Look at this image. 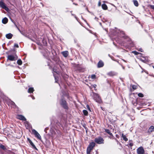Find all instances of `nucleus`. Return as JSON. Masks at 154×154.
I'll use <instances>...</instances> for the list:
<instances>
[{
  "mask_svg": "<svg viewBox=\"0 0 154 154\" xmlns=\"http://www.w3.org/2000/svg\"><path fill=\"white\" fill-rule=\"evenodd\" d=\"M60 106L65 110H68L69 107L68 104L64 98H62L60 100Z\"/></svg>",
  "mask_w": 154,
  "mask_h": 154,
  "instance_id": "1",
  "label": "nucleus"
},
{
  "mask_svg": "<svg viewBox=\"0 0 154 154\" xmlns=\"http://www.w3.org/2000/svg\"><path fill=\"white\" fill-rule=\"evenodd\" d=\"M93 94L91 95L94 100L98 103L102 102V100L99 95L97 93L93 92Z\"/></svg>",
  "mask_w": 154,
  "mask_h": 154,
  "instance_id": "2",
  "label": "nucleus"
},
{
  "mask_svg": "<svg viewBox=\"0 0 154 154\" xmlns=\"http://www.w3.org/2000/svg\"><path fill=\"white\" fill-rule=\"evenodd\" d=\"M94 140L96 143L98 144L104 143V140L101 137H99L95 138Z\"/></svg>",
  "mask_w": 154,
  "mask_h": 154,
  "instance_id": "3",
  "label": "nucleus"
},
{
  "mask_svg": "<svg viewBox=\"0 0 154 154\" xmlns=\"http://www.w3.org/2000/svg\"><path fill=\"white\" fill-rule=\"evenodd\" d=\"M54 122L55 125L58 128H60L61 127H63V125L62 123L60 120H55Z\"/></svg>",
  "mask_w": 154,
  "mask_h": 154,
  "instance_id": "4",
  "label": "nucleus"
},
{
  "mask_svg": "<svg viewBox=\"0 0 154 154\" xmlns=\"http://www.w3.org/2000/svg\"><path fill=\"white\" fill-rule=\"evenodd\" d=\"M32 134L35 135V136L38 139L41 140V137L38 132L34 129H32Z\"/></svg>",
  "mask_w": 154,
  "mask_h": 154,
  "instance_id": "5",
  "label": "nucleus"
},
{
  "mask_svg": "<svg viewBox=\"0 0 154 154\" xmlns=\"http://www.w3.org/2000/svg\"><path fill=\"white\" fill-rule=\"evenodd\" d=\"M120 32L121 36L122 38H123L124 39H127V41H129L130 40V38L128 36H127L125 35V32L123 31L120 30Z\"/></svg>",
  "mask_w": 154,
  "mask_h": 154,
  "instance_id": "6",
  "label": "nucleus"
},
{
  "mask_svg": "<svg viewBox=\"0 0 154 154\" xmlns=\"http://www.w3.org/2000/svg\"><path fill=\"white\" fill-rule=\"evenodd\" d=\"M52 54L53 55L52 60L55 61L57 64L60 63V60L59 58L57 55H55L53 54V51L52 52Z\"/></svg>",
  "mask_w": 154,
  "mask_h": 154,
  "instance_id": "7",
  "label": "nucleus"
},
{
  "mask_svg": "<svg viewBox=\"0 0 154 154\" xmlns=\"http://www.w3.org/2000/svg\"><path fill=\"white\" fill-rule=\"evenodd\" d=\"M137 152L138 154H144V150L142 147H140L137 149Z\"/></svg>",
  "mask_w": 154,
  "mask_h": 154,
  "instance_id": "8",
  "label": "nucleus"
},
{
  "mask_svg": "<svg viewBox=\"0 0 154 154\" xmlns=\"http://www.w3.org/2000/svg\"><path fill=\"white\" fill-rule=\"evenodd\" d=\"M0 6L2 8L4 9L6 11H8L9 9L6 5L5 4L2 2L0 1Z\"/></svg>",
  "mask_w": 154,
  "mask_h": 154,
  "instance_id": "9",
  "label": "nucleus"
},
{
  "mask_svg": "<svg viewBox=\"0 0 154 154\" xmlns=\"http://www.w3.org/2000/svg\"><path fill=\"white\" fill-rule=\"evenodd\" d=\"M95 142H91L89 143L87 148L92 150L95 146Z\"/></svg>",
  "mask_w": 154,
  "mask_h": 154,
  "instance_id": "10",
  "label": "nucleus"
},
{
  "mask_svg": "<svg viewBox=\"0 0 154 154\" xmlns=\"http://www.w3.org/2000/svg\"><path fill=\"white\" fill-rule=\"evenodd\" d=\"M104 65V63L102 60H100L98 62L97 64V67L100 68L103 67Z\"/></svg>",
  "mask_w": 154,
  "mask_h": 154,
  "instance_id": "11",
  "label": "nucleus"
},
{
  "mask_svg": "<svg viewBox=\"0 0 154 154\" xmlns=\"http://www.w3.org/2000/svg\"><path fill=\"white\" fill-rule=\"evenodd\" d=\"M17 118L20 120L22 121H26V119L23 116L21 115H17Z\"/></svg>",
  "mask_w": 154,
  "mask_h": 154,
  "instance_id": "12",
  "label": "nucleus"
},
{
  "mask_svg": "<svg viewBox=\"0 0 154 154\" xmlns=\"http://www.w3.org/2000/svg\"><path fill=\"white\" fill-rule=\"evenodd\" d=\"M15 57L11 55H9L8 57V59L7 60L8 61V60H9L10 61H14V60H15Z\"/></svg>",
  "mask_w": 154,
  "mask_h": 154,
  "instance_id": "13",
  "label": "nucleus"
},
{
  "mask_svg": "<svg viewBox=\"0 0 154 154\" xmlns=\"http://www.w3.org/2000/svg\"><path fill=\"white\" fill-rule=\"evenodd\" d=\"M154 131V127L153 126H151L148 129L147 131V133H150Z\"/></svg>",
  "mask_w": 154,
  "mask_h": 154,
  "instance_id": "14",
  "label": "nucleus"
},
{
  "mask_svg": "<svg viewBox=\"0 0 154 154\" xmlns=\"http://www.w3.org/2000/svg\"><path fill=\"white\" fill-rule=\"evenodd\" d=\"M62 54L65 57H66L68 55L69 52L67 51H65L62 52Z\"/></svg>",
  "mask_w": 154,
  "mask_h": 154,
  "instance_id": "15",
  "label": "nucleus"
},
{
  "mask_svg": "<svg viewBox=\"0 0 154 154\" xmlns=\"http://www.w3.org/2000/svg\"><path fill=\"white\" fill-rule=\"evenodd\" d=\"M29 143L33 149L36 150H38V149L31 140H29Z\"/></svg>",
  "mask_w": 154,
  "mask_h": 154,
  "instance_id": "16",
  "label": "nucleus"
},
{
  "mask_svg": "<svg viewBox=\"0 0 154 154\" xmlns=\"http://www.w3.org/2000/svg\"><path fill=\"white\" fill-rule=\"evenodd\" d=\"M13 36V35L12 34L9 33L6 35L5 37L7 38L8 39H10L12 38Z\"/></svg>",
  "mask_w": 154,
  "mask_h": 154,
  "instance_id": "17",
  "label": "nucleus"
},
{
  "mask_svg": "<svg viewBox=\"0 0 154 154\" xmlns=\"http://www.w3.org/2000/svg\"><path fill=\"white\" fill-rule=\"evenodd\" d=\"M57 64L59 65L61 69L63 71L64 69V66L63 64L62 63V61L60 60V63H57Z\"/></svg>",
  "mask_w": 154,
  "mask_h": 154,
  "instance_id": "18",
  "label": "nucleus"
},
{
  "mask_svg": "<svg viewBox=\"0 0 154 154\" xmlns=\"http://www.w3.org/2000/svg\"><path fill=\"white\" fill-rule=\"evenodd\" d=\"M107 75L110 76H113L116 75V73L114 72L111 71L107 73Z\"/></svg>",
  "mask_w": 154,
  "mask_h": 154,
  "instance_id": "19",
  "label": "nucleus"
},
{
  "mask_svg": "<svg viewBox=\"0 0 154 154\" xmlns=\"http://www.w3.org/2000/svg\"><path fill=\"white\" fill-rule=\"evenodd\" d=\"M8 20L7 17H5L2 20V22L3 23L5 24L8 22Z\"/></svg>",
  "mask_w": 154,
  "mask_h": 154,
  "instance_id": "20",
  "label": "nucleus"
},
{
  "mask_svg": "<svg viewBox=\"0 0 154 154\" xmlns=\"http://www.w3.org/2000/svg\"><path fill=\"white\" fill-rule=\"evenodd\" d=\"M34 90L33 88L30 87L28 89V92L30 93H32L34 91Z\"/></svg>",
  "mask_w": 154,
  "mask_h": 154,
  "instance_id": "21",
  "label": "nucleus"
},
{
  "mask_svg": "<svg viewBox=\"0 0 154 154\" xmlns=\"http://www.w3.org/2000/svg\"><path fill=\"white\" fill-rule=\"evenodd\" d=\"M105 132L107 133L108 134L111 136H113L112 134L110 132L109 130L108 129H105Z\"/></svg>",
  "mask_w": 154,
  "mask_h": 154,
  "instance_id": "22",
  "label": "nucleus"
},
{
  "mask_svg": "<svg viewBox=\"0 0 154 154\" xmlns=\"http://www.w3.org/2000/svg\"><path fill=\"white\" fill-rule=\"evenodd\" d=\"M102 8L104 10H106L108 8L107 6L105 4H103L102 5Z\"/></svg>",
  "mask_w": 154,
  "mask_h": 154,
  "instance_id": "23",
  "label": "nucleus"
},
{
  "mask_svg": "<svg viewBox=\"0 0 154 154\" xmlns=\"http://www.w3.org/2000/svg\"><path fill=\"white\" fill-rule=\"evenodd\" d=\"M122 137L124 140L126 141L128 140V139L126 137V136L124 135L123 134H122Z\"/></svg>",
  "mask_w": 154,
  "mask_h": 154,
  "instance_id": "24",
  "label": "nucleus"
},
{
  "mask_svg": "<svg viewBox=\"0 0 154 154\" xmlns=\"http://www.w3.org/2000/svg\"><path fill=\"white\" fill-rule=\"evenodd\" d=\"M133 2L134 3V5L136 6L137 7L138 6V3L137 1L136 0H133Z\"/></svg>",
  "mask_w": 154,
  "mask_h": 154,
  "instance_id": "25",
  "label": "nucleus"
},
{
  "mask_svg": "<svg viewBox=\"0 0 154 154\" xmlns=\"http://www.w3.org/2000/svg\"><path fill=\"white\" fill-rule=\"evenodd\" d=\"M83 112L84 115L85 116H87L88 115V112L86 110H83Z\"/></svg>",
  "mask_w": 154,
  "mask_h": 154,
  "instance_id": "26",
  "label": "nucleus"
},
{
  "mask_svg": "<svg viewBox=\"0 0 154 154\" xmlns=\"http://www.w3.org/2000/svg\"><path fill=\"white\" fill-rule=\"evenodd\" d=\"M17 63L19 65H21L22 64V62L20 59H19L17 60Z\"/></svg>",
  "mask_w": 154,
  "mask_h": 154,
  "instance_id": "27",
  "label": "nucleus"
},
{
  "mask_svg": "<svg viewBox=\"0 0 154 154\" xmlns=\"http://www.w3.org/2000/svg\"><path fill=\"white\" fill-rule=\"evenodd\" d=\"M0 148L4 150H5L6 149V148L2 144H1L0 145Z\"/></svg>",
  "mask_w": 154,
  "mask_h": 154,
  "instance_id": "28",
  "label": "nucleus"
},
{
  "mask_svg": "<svg viewBox=\"0 0 154 154\" xmlns=\"http://www.w3.org/2000/svg\"><path fill=\"white\" fill-rule=\"evenodd\" d=\"M132 53L134 54L135 55H137L139 54H142L141 53H140L136 51H132Z\"/></svg>",
  "mask_w": 154,
  "mask_h": 154,
  "instance_id": "29",
  "label": "nucleus"
},
{
  "mask_svg": "<svg viewBox=\"0 0 154 154\" xmlns=\"http://www.w3.org/2000/svg\"><path fill=\"white\" fill-rule=\"evenodd\" d=\"M10 104L13 107H16L17 106L15 103L13 101H11Z\"/></svg>",
  "mask_w": 154,
  "mask_h": 154,
  "instance_id": "30",
  "label": "nucleus"
},
{
  "mask_svg": "<svg viewBox=\"0 0 154 154\" xmlns=\"http://www.w3.org/2000/svg\"><path fill=\"white\" fill-rule=\"evenodd\" d=\"M138 96L140 97H143L144 96V95L143 94H142V93H139L138 94Z\"/></svg>",
  "mask_w": 154,
  "mask_h": 154,
  "instance_id": "31",
  "label": "nucleus"
},
{
  "mask_svg": "<svg viewBox=\"0 0 154 154\" xmlns=\"http://www.w3.org/2000/svg\"><path fill=\"white\" fill-rule=\"evenodd\" d=\"M91 77L92 79H94L96 78V76L95 75L93 74L91 75Z\"/></svg>",
  "mask_w": 154,
  "mask_h": 154,
  "instance_id": "32",
  "label": "nucleus"
},
{
  "mask_svg": "<svg viewBox=\"0 0 154 154\" xmlns=\"http://www.w3.org/2000/svg\"><path fill=\"white\" fill-rule=\"evenodd\" d=\"M91 150L90 149L87 148V154H90Z\"/></svg>",
  "mask_w": 154,
  "mask_h": 154,
  "instance_id": "33",
  "label": "nucleus"
},
{
  "mask_svg": "<svg viewBox=\"0 0 154 154\" xmlns=\"http://www.w3.org/2000/svg\"><path fill=\"white\" fill-rule=\"evenodd\" d=\"M86 107H87V109L89 111H90V112H91V109L89 106L88 105H87V106H86Z\"/></svg>",
  "mask_w": 154,
  "mask_h": 154,
  "instance_id": "34",
  "label": "nucleus"
},
{
  "mask_svg": "<svg viewBox=\"0 0 154 154\" xmlns=\"http://www.w3.org/2000/svg\"><path fill=\"white\" fill-rule=\"evenodd\" d=\"M149 7L152 9L154 10V5H149Z\"/></svg>",
  "mask_w": 154,
  "mask_h": 154,
  "instance_id": "35",
  "label": "nucleus"
},
{
  "mask_svg": "<svg viewBox=\"0 0 154 154\" xmlns=\"http://www.w3.org/2000/svg\"><path fill=\"white\" fill-rule=\"evenodd\" d=\"M132 88L134 90H135L137 88V86L135 85H134L132 86Z\"/></svg>",
  "mask_w": 154,
  "mask_h": 154,
  "instance_id": "36",
  "label": "nucleus"
},
{
  "mask_svg": "<svg viewBox=\"0 0 154 154\" xmlns=\"http://www.w3.org/2000/svg\"><path fill=\"white\" fill-rule=\"evenodd\" d=\"M133 145V144L132 143H128V144L127 145V146H128L130 147H132Z\"/></svg>",
  "mask_w": 154,
  "mask_h": 154,
  "instance_id": "37",
  "label": "nucleus"
},
{
  "mask_svg": "<svg viewBox=\"0 0 154 154\" xmlns=\"http://www.w3.org/2000/svg\"><path fill=\"white\" fill-rule=\"evenodd\" d=\"M14 47H16L17 48H19V46L17 44H15L14 45Z\"/></svg>",
  "mask_w": 154,
  "mask_h": 154,
  "instance_id": "38",
  "label": "nucleus"
},
{
  "mask_svg": "<svg viewBox=\"0 0 154 154\" xmlns=\"http://www.w3.org/2000/svg\"><path fill=\"white\" fill-rule=\"evenodd\" d=\"M53 51V54H54L55 55H57V53H56V51L54 50L52 51V53Z\"/></svg>",
  "mask_w": 154,
  "mask_h": 154,
  "instance_id": "39",
  "label": "nucleus"
},
{
  "mask_svg": "<svg viewBox=\"0 0 154 154\" xmlns=\"http://www.w3.org/2000/svg\"><path fill=\"white\" fill-rule=\"evenodd\" d=\"M26 124L27 125L28 127H29V125H30V124L29 123V122L27 121L26 122Z\"/></svg>",
  "mask_w": 154,
  "mask_h": 154,
  "instance_id": "40",
  "label": "nucleus"
},
{
  "mask_svg": "<svg viewBox=\"0 0 154 154\" xmlns=\"http://www.w3.org/2000/svg\"><path fill=\"white\" fill-rule=\"evenodd\" d=\"M54 78H55V82L56 83H57V81H58V80L57 79V77L54 76Z\"/></svg>",
  "mask_w": 154,
  "mask_h": 154,
  "instance_id": "41",
  "label": "nucleus"
},
{
  "mask_svg": "<svg viewBox=\"0 0 154 154\" xmlns=\"http://www.w3.org/2000/svg\"><path fill=\"white\" fill-rule=\"evenodd\" d=\"M137 50L141 52H143V50L141 48H140L139 49H137Z\"/></svg>",
  "mask_w": 154,
  "mask_h": 154,
  "instance_id": "42",
  "label": "nucleus"
},
{
  "mask_svg": "<svg viewBox=\"0 0 154 154\" xmlns=\"http://www.w3.org/2000/svg\"><path fill=\"white\" fill-rule=\"evenodd\" d=\"M48 127H47L46 128H45V130H44V131L46 133L47 132H46V131L47 130H48Z\"/></svg>",
  "mask_w": 154,
  "mask_h": 154,
  "instance_id": "43",
  "label": "nucleus"
},
{
  "mask_svg": "<svg viewBox=\"0 0 154 154\" xmlns=\"http://www.w3.org/2000/svg\"><path fill=\"white\" fill-rule=\"evenodd\" d=\"M15 24V25L16 27L17 28V29L19 31H20V29L15 24Z\"/></svg>",
  "mask_w": 154,
  "mask_h": 154,
  "instance_id": "44",
  "label": "nucleus"
},
{
  "mask_svg": "<svg viewBox=\"0 0 154 154\" xmlns=\"http://www.w3.org/2000/svg\"><path fill=\"white\" fill-rule=\"evenodd\" d=\"M83 127L85 128V129H87V128L86 127V125L85 124H84L83 125Z\"/></svg>",
  "mask_w": 154,
  "mask_h": 154,
  "instance_id": "45",
  "label": "nucleus"
},
{
  "mask_svg": "<svg viewBox=\"0 0 154 154\" xmlns=\"http://www.w3.org/2000/svg\"><path fill=\"white\" fill-rule=\"evenodd\" d=\"M72 16H74V17H75V18L77 20V17L74 14H72Z\"/></svg>",
  "mask_w": 154,
  "mask_h": 154,
  "instance_id": "46",
  "label": "nucleus"
},
{
  "mask_svg": "<svg viewBox=\"0 0 154 154\" xmlns=\"http://www.w3.org/2000/svg\"><path fill=\"white\" fill-rule=\"evenodd\" d=\"M101 5V3L100 2V1H99L98 3V6H100Z\"/></svg>",
  "mask_w": 154,
  "mask_h": 154,
  "instance_id": "47",
  "label": "nucleus"
},
{
  "mask_svg": "<svg viewBox=\"0 0 154 154\" xmlns=\"http://www.w3.org/2000/svg\"><path fill=\"white\" fill-rule=\"evenodd\" d=\"M145 59L144 60H143V59H140V60L141 61H142L143 62H145Z\"/></svg>",
  "mask_w": 154,
  "mask_h": 154,
  "instance_id": "48",
  "label": "nucleus"
},
{
  "mask_svg": "<svg viewBox=\"0 0 154 154\" xmlns=\"http://www.w3.org/2000/svg\"><path fill=\"white\" fill-rule=\"evenodd\" d=\"M93 87L95 88L97 86V85H93Z\"/></svg>",
  "mask_w": 154,
  "mask_h": 154,
  "instance_id": "49",
  "label": "nucleus"
},
{
  "mask_svg": "<svg viewBox=\"0 0 154 154\" xmlns=\"http://www.w3.org/2000/svg\"><path fill=\"white\" fill-rule=\"evenodd\" d=\"M32 99L33 100H34L35 99V98L33 96H32Z\"/></svg>",
  "mask_w": 154,
  "mask_h": 154,
  "instance_id": "50",
  "label": "nucleus"
},
{
  "mask_svg": "<svg viewBox=\"0 0 154 154\" xmlns=\"http://www.w3.org/2000/svg\"><path fill=\"white\" fill-rule=\"evenodd\" d=\"M27 140L29 142V140H31L29 138H27Z\"/></svg>",
  "mask_w": 154,
  "mask_h": 154,
  "instance_id": "51",
  "label": "nucleus"
},
{
  "mask_svg": "<svg viewBox=\"0 0 154 154\" xmlns=\"http://www.w3.org/2000/svg\"><path fill=\"white\" fill-rule=\"evenodd\" d=\"M22 34L23 35H24L23 33L22 32H21V33H20Z\"/></svg>",
  "mask_w": 154,
  "mask_h": 154,
  "instance_id": "52",
  "label": "nucleus"
},
{
  "mask_svg": "<svg viewBox=\"0 0 154 154\" xmlns=\"http://www.w3.org/2000/svg\"><path fill=\"white\" fill-rule=\"evenodd\" d=\"M122 66V69H125V67H124V66Z\"/></svg>",
  "mask_w": 154,
  "mask_h": 154,
  "instance_id": "53",
  "label": "nucleus"
},
{
  "mask_svg": "<svg viewBox=\"0 0 154 154\" xmlns=\"http://www.w3.org/2000/svg\"><path fill=\"white\" fill-rule=\"evenodd\" d=\"M122 60H123V61H124V62H126V61L123 59H122Z\"/></svg>",
  "mask_w": 154,
  "mask_h": 154,
  "instance_id": "54",
  "label": "nucleus"
},
{
  "mask_svg": "<svg viewBox=\"0 0 154 154\" xmlns=\"http://www.w3.org/2000/svg\"><path fill=\"white\" fill-rule=\"evenodd\" d=\"M41 4L43 6H44L43 4L42 3H41Z\"/></svg>",
  "mask_w": 154,
  "mask_h": 154,
  "instance_id": "55",
  "label": "nucleus"
},
{
  "mask_svg": "<svg viewBox=\"0 0 154 154\" xmlns=\"http://www.w3.org/2000/svg\"><path fill=\"white\" fill-rule=\"evenodd\" d=\"M13 51H15V49L14 48V49L13 50Z\"/></svg>",
  "mask_w": 154,
  "mask_h": 154,
  "instance_id": "56",
  "label": "nucleus"
},
{
  "mask_svg": "<svg viewBox=\"0 0 154 154\" xmlns=\"http://www.w3.org/2000/svg\"><path fill=\"white\" fill-rule=\"evenodd\" d=\"M108 56H109L110 57H110V54H108Z\"/></svg>",
  "mask_w": 154,
  "mask_h": 154,
  "instance_id": "57",
  "label": "nucleus"
},
{
  "mask_svg": "<svg viewBox=\"0 0 154 154\" xmlns=\"http://www.w3.org/2000/svg\"><path fill=\"white\" fill-rule=\"evenodd\" d=\"M113 44H114V45H115V46H116V45H115L114 42H113Z\"/></svg>",
  "mask_w": 154,
  "mask_h": 154,
  "instance_id": "58",
  "label": "nucleus"
},
{
  "mask_svg": "<svg viewBox=\"0 0 154 154\" xmlns=\"http://www.w3.org/2000/svg\"><path fill=\"white\" fill-rule=\"evenodd\" d=\"M97 19V18L96 17H95V19Z\"/></svg>",
  "mask_w": 154,
  "mask_h": 154,
  "instance_id": "59",
  "label": "nucleus"
},
{
  "mask_svg": "<svg viewBox=\"0 0 154 154\" xmlns=\"http://www.w3.org/2000/svg\"><path fill=\"white\" fill-rule=\"evenodd\" d=\"M100 25H101V23H100Z\"/></svg>",
  "mask_w": 154,
  "mask_h": 154,
  "instance_id": "60",
  "label": "nucleus"
},
{
  "mask_svg": "<svg viewBox=\"0 0 154 154\" xmlns=\"http://www.w3.org/2000/svg\"><path fill=\"white\" fill-rule=\"evenodd\" d=\"M19 32H20V33H21L22 31L21 30Z\"/></svg>",
  "mask_w": 154,
  "mask_h": 154,
  "instance_id": "61",
  "label": "nucleus"
},
{
  "mask_svg": "<svg viewBox=\"0 0 154 154\" xmlns=\"http://www.w3.org/2000/svg\"><path fill=\"white\" fill-rule=\"evenodd\" d=\"M152 67H153V68L154 69V66H152Z\"/></svg>",
  "mask_w": 154,
  "mask_h": 154,
  "instance_id": "62",
  "label": "nucleus"
},
{
  "mask_svg": "<svg viewBox=\"0 0 154 154\" xmlns=\"http://www.w3.org/2000/svg\"><path fill=\"white\" fill-rule=\"evenodd\" d=\"M105 30H106V29H105Z\"/></svg>",
  "mask_w": 154,
  "mask_h": 154,
  "instance_id": "63",
  "label": "nucleus"
},
{
  "mask_svg": "<svg viewBox=\"0 0 154 154\" xmlns=\"http://www.w3.org/2000/svg\"><path fill=\"white\" fill-rule=\"evenodd\" d=\"M88 11V12L90 13V12L89 11Z\"/></svg>",
  "mask_w": 154,
  "mask_h": 154,
  "instance_id": "64",
  "label": "nucleus"
}]
</instances>
